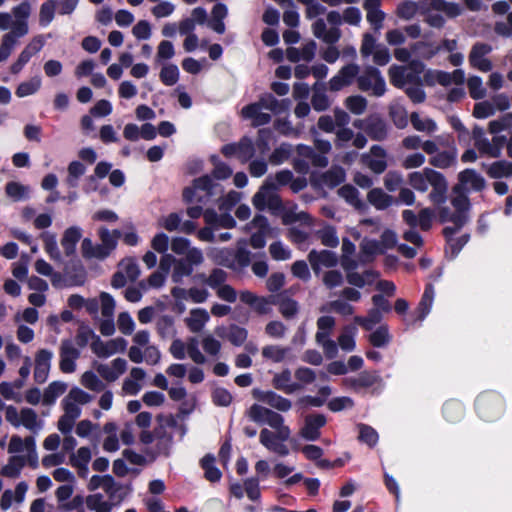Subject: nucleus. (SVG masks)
Returning <instances> with one entry per match:
<instances>
[{"instance_id":"nucleus-4","label":"nucleus","mask_w":512,"mask_h":512,"mask_svg":"<svg viewBox=\"0 0 512 512\" xmlns=\"http://www.w3.org/2000/svg\"><path fill=\"white\" fill-rule=\"evenodd\" d=\"M220 185L215 183L210 175H202L195 178L190 186H187L182 191V199L186 204H191L194 201L198 203H205L206 199L211 198L216 194V190Z\"/></svg>"},{"instance_id":"nucleus-29","label":"nucleus","mask_w":512,"mask_h":512,"mask_svg":"<svg viewBox=\"0 0 512 512\" xmlns=\"http://www.w3.org/2000/svg\"><path fill=\"white\" fill-rule=\"evenodd\" d=\"M338 195L357 210L366 208L365 203L359 198L358 189L351 184L341 186L338 189Z\"/></svg>"},{"instance_id":"nucleus-15","label":"nucleus","mask_w":512,"mask_h":512,"mask_svg":"<svg viewBox=\"0 0 512 512\" xmlns=\"http://www.w3.org/2000/svg\"><path fill=\"white\" fill-rule=\"evenodd\" d=\"M53 353L48 349H40L37 351L35 356V367H34V381L38 384L46 382L50 367Z\"/></svg>"},{"instance_id":"nucleus-54","label":"nucleus","mask_w":512,"mask_h":512,"mask_svg":"<svg viewBox=\"0 0 512 512\" xmlns=\"http://www.w3.org/2000/svg\"><path fill=\"white\" fill-rule=\"evenodd\" d=\"M211 162L214 164V169L212 170V176L217 180H226L228 179L233 171L231 167L218 160V157L216 155H213L211 157Z\"/></svg>"},{"instance_id":"nucleus-9","label":"nucleus","mask_w":512,"mask_h":512,"mask_svg":"<svg viewBox=\"0 0 512 512\" xmlns=\"http://www.w3.org/2000/svg\"><path fill=\"white\" fill-rule=\"evenodd\" d=\"M451 205L454 213V224H467L470 220L472 204L468 194L464 191L457 192L452 189Z\"/></svg>"},{"instance_id":"nucleus-24","label":"nucleus","mask_w":512,"mask_h":512,"mask_svg":"<svg viewBox=\"0 0 512 512\" xmlns=\"http://www.w3.org/2000/svg\"><path fill=\"white\" fill-rule=\"evenodd\" d=\"M291 372L289 369H284L281 373L274 376L272 383L275 389L281 390L286 394H292L295 391L302 389L300 383H290Z\"/></svg>"},{"instance_id":"nucleus-31","label":"nucleus","mask_w":512,"mask_h":512,"mask_svg":"<svg viewBox=\"0 0 512 512\" xmlns=\"http://www.w3.org/2000/svg\"><path fill=\"white\" fill-rule=\"evenodd\" d=\"M276 304L279 306V312L286 319L295 317L299 311L298 302L282 294L276 297Z\"/></svg>"},{"instance_id":"nucleus-23","label":"nucleus","mask_w":512,"mask_h":512,"mask_svg":"<svg viewBox=\"0 0 512 512\" xmlns=\"http://www.w3.org/2000/svg\"><path fill=\"white\" fill-rule=\"evenodd\" d=\"M442 414L446 421L456 423L464 417L465 407L461 401L450 399L444 403Z\"/></svg>"},{"instance_id":"nucleus-8","label":"nucleus","mask_w":512,"mask_h":512,"mask_svg":"<svg viewBox=\"0 0 512 512\" xmlns=\"http://www.w3.org/2000/svg\"><path fill=\"white\" fill-rule=\"evenodd\" d=\"M468 185L471 186V190L481 192L485 189L486 181L474 169L466 168L458 174V183L453 186V190L457 192L464 191L469 194Z\"/></svg>"},{"instance_id":"nucleus-41","label":"nucleus","mask_w":512,"mask_h":512,"mask_svg":"<svg viewBox=\"0 0 512 512\" xmlns=\"http://www.w3.org/2000/svg\"><path fill=\"white\" fill-rule=\"evenodd\" d=\"M487 173L494 179L510 177L512 176V162H507L505 160L496 161L491 164Z\"/></svg>"},{"instance_id":"nucleus-7","label":"nucleus","mask_w":512,"mask_h":512,"mask_svg":"<svg viewBox=\"0 0 512 512\" xmlns=\"http://www.w3.org/2000/svg\"><path fill=\"white\" fill-rule=\"evenodd\" d=\"M463 226H445L443 236L446 240L445 255L453 260L470 239L469 233H461Z\"/></svg>"},{"instance_id":"nucleus-10","label":"nucleus","mask_w":512,"mask_h":512,"mask_svg":"<svg viewBox=\"0 0 512 512\" xmlns=\"http://www.w3.org/2000/svg\"><path fill=\"white\" fill-rule=\"evenodd\" d=\"M491 45L483 42H476L469 53L470 65L481 72H489L493 68L491 60L485 56L491 53Z\"/></svg>"},{"instance_id":"nucleus-61","label":"nucleus","mask_w":512,"mask_h":512,"mask_svg":"<svg viewBox=\"0 0 512 512\" xmlns=\"http://www.w3.org/2000/svg\"><path fill=\"white\" fill-rule=\"evenodd\" d=\"M291 155V146L287 143H282L279 147L275 148L269 157V161L273 165H280L285 162Z\"/></svg>"},{"instance_id":"nucleus-56","label":"nucleus","mask_w":512,"mask_h":512,"mask_svg":"<svg viewBox=\"0 0 512 512\" xmlns=\"http://www.w3.org/2000/svg\"><path fill=\"white\" fill-rule=\"evenodd\" d=\"M355 322L362 326L367 331L372 330L375 324H378L382 320V314L378 310L371 309L366 317L356 316Z\"/></svg>"},{"instance_id":"nucleus-36","label":"nucleus","mask_w":512,"mask_h":512,"mask_svg":"<svg viewBox=\"0 0 512 512\" xmlns=\"http://www.w3.org/2000/svg\"><path fill=\"white\" fill-rule=\"evenodd\" d=\"M25 465V458L23 456H11L8 463L2 467L1 475L9 478H17L20 475L21 469Z\"/></svg>"},{"instance_id":"nucleus-62","label":"nucleus","mask_w":512,"mask_h":512,"mask_svg":"<svg viewBox=\"0 0 512 512\" xmlns=\"http://www.w3.org/2000/svg\"><path fill=\"white\" fill-rule=\"evenodd\" d=\"M403 182V175L399 171H388L384 177V186L389 192H395L398 190Z\"/></svg>"},{"instance_id":"nucleus-1","label":"nucleus","mask_w":512,"mask_h":512,"mask_svg":"<svg viewBox=\"0 0 512 512\" xmlns=\"http://www.w3.org/2000/svg\"><path fill=\"white\" fill-rule=\"evenodd\" d=\"M408 182L416 191L422 193L428 190V184H430L432 190L429 193V199L435 205H442L447 200L448 182L439 171L425 167L421 172L409 173Z\"/></svg>"},{"instance_id":"nucleus-58","label":"nucleus","mask_w":512,"mask_h":512,"mask_svg":"<svg viewBox=\"0 0 512 512\" xmlns=\"http://www.w3.org/2000/svg\"><path fill=\"white\" fill-rule=\"evenodd\" d=\"M112 168V164L106 161H100L96 164L94 169V174L87 177L88 183L91 185L93 184V190H96V181L97 179H103L107 175L110 174Z\"/></svg>"},{"instance_id":"nucleus-49","label":"nucleus","mask_w":512,"mask_h":512,"mask_svg":"<svg viewBox=\"0 0 512 512\" xmlns=\"http://www.w3.org/2000/svg\"><path fill=\"white\" fill-rule=\"evenodd\" d=\"M390 83L399 89H403L406 84V67L400 65H392L389 68Z\"/></svg>"},{"instance_id":"nucleus-32","label":"nucleus","mask_w":512,"mask_h":512,"mask_svg":"<svg viewBox=\"0 0 512 512\" xmlns=\"http://www.w3.org/2000/svg\"><path fill=\"white\" fill-rule=\"evenodd\" d=\"M253 226H245V228H252ZM259 229L254 232L250 237V245L254 249H261L266 245V238L273 236V226H257Z\"/></svg>"},{"instance_id":"nucleus-21","label":"nucleus","mask_w":512,"mask_h":512,"mask_svg":"<svg viewBox=\"0 0 512 512\" xmlns=\"http://www.w3.org/2000/svg\"><path fill=\"white\" fill-rule=\"evenodd\" d=\"M297 205L293 202H287L284 212L279 218L282 219V224H312V218L306 212H296Z\"/></svg>"},{"instance_id":"nucleus-2","label":"nucleus","mask_w":512,"mask_h":512,"mask_svg":"<svg viewBox=\"0 0 512 512\" xmlns=\"http://www.w3.org/2000/svg\"><path fill=\"white\" fill-rule=\"evenodd\" d=\"M475 411L479 418L486 422L500 419L506 410L504 397L494 390L481 392L475 399Z\"/></svg>"},{"instance_id":"nucleus-22","label":"nucleus","mask_w":512,"mask_h":512,"mask_svg":"<svg viewBox=\"0 0 512 512\" xmlns=\"http://www.w3.org/2000/svg\"><path fill=\"white\" fill-rule=\"evenodd\" d=\"M241 114L246 119L252 120L253 127L266 125L271 121V115L261 112L259 104L250 103L242 108Z\"/></svg>"},{"instance_id":"nucleus-46","label":"nucleus","mask_w":512,"mask_h":512,"mask_svg":"<svg viewBox=\"0 0 512 512\" xmlns=\"http://www.w3.org/2000/svg\"><path fill=\"white\" fill-rule=\"evenodd\" d=\"M317 236L324 246L335 248L339 244V238L334 226H324L323 229L317 231Z\"/></svg>"},{"instance_id":"nucleus-51","label":"nucleus","mask_w":512,"mask_h":512,"mask_svg":"<svg viewBox=\"0 0 512 512\" xmlns=\"http://www.w3.org/2000/svg\"><path fill=\"white\" fill-rule=\"evenodd\" d=\"M211 399L215 406L228 407L233 400L232 394L223 387H217L211 392Z\"/></svg>"},{"instance_id":"nucleus-33","label":"nucleus","mask_w":512,"mask_h":512,"mask_svg":"<svg viewBox=\"0 0 512 512\" xmlns=\"http://www.w3.org/2000/svg\"><path fill=\"white\" fill-rule=\"evenodd\" d=\"M67 389V384L61 381H53L44 390L43 404L52 405L56 399L62 395Z\"/></svg>"},{"instance_id":"nucleus-12","label":"nucleus","mask_w":512,"mask_h":512,"mask_svg":"<svg viewBox=\"0 0 512 512\" xmlns=\"http://www.w3.org/2000/svg\"><path fill=\"white\" fill-rule=\"evenodd\" d=\"M239 298L241 302L249 305L259 315H266L270 313V305L276 304L275 296H257L249 290L241 291Z\"/></svg>"},{"instance_id":"nucleus-57","label":"nucleus","mask_w":512,"mask_h":512,"mask_svg":"<svg viewBox=\"0 0 512 512\" xmlns=\"http://www.w3.org/2000/svg\"><path fill=\"white\" fill-rule=\"evenodd\" d=\"M41 86V80L39 78H32L29 81L22 82L18 85L15 94L19 98H23L36 93Z\"/></svg>"},{"instance_id":"nucleus-37","label":"nucleus","mask_w":512,"mask_h":512,"mask_svg":"<svg viewBox=\"0 0 512 512\" xmlns=\"http://www.w3.org/2000/svg\"><path fill=\"white\" fill-rule=\"evenodd\" d=\"M357 428L359 430L358 440L370 448H374L379 440L378 432L372 426L364 423H359Z\"/></svg>"},{"instance_id":"nucleus-26","label":"nucleus","mask_w":512,"mask_h":512,"mask_svg":"<svg viewBox=\"0 0 512 512\" xmlns=\"http://www.w3.org/2000/svg\"><path fill=\"white\" fill-rule=\"evenodd\" d=\"M367 200L377 210H385L395 202L394 197L381 188H372L367 194Z\"/></svg>"},{"instance_id":"nucleus-38","label":"nucleus","mask_w":512,"mask_h":512,"mask_svg":"<svg viewBox=\"0 0 512 512\" xmlns=\"http://www.w3.org/2000/svg\"><path fill=\"white\" fill-rule=\"evenodd\" d=\"M81 238V232L76 226H70L64 233L61 240L62 247L66 254H70L75 250L76 244Z\"/></svg>"},{"instance_id":"nucleus-52","label":"nucleus","mask_w":512,"mask_h":512,"mask_svg":"<svg viewBox=\"0 0 512 512\" xmlns=\"http://www.w3.org/2000/svg\"><path fill=\"white\" fill-rule=\"evenodd\" d=\"M160 80L166 86H173L179 80V69L175 64L164 66L160 71Z\"/></svg>"},{"instance_id":"nucleus-16","label":"nucleus","mask_w":512,"mask_h":512,"mask_svg":"<svg viewBox=\"0 0 512 512\" xmlns=\"http://www.w3.org/2000/svg\"><path fill=\"white\" fill-rule=\"evenodd\" d=\"M80 352L72 345L70 340H63L60 346L59 368L63 373H73L76 369V359Z\"/></svg>"},{"instance_id":"nucleus-42","label":"nucleus","mask_w":512,"mask_h":512,"mask_svg":"<svg viewBox=\"0 0 512 512\" xmlns=\"http://www.w3.org/2000/svg\"><path fill=\"white\" fill-rule=\"evenodd\" d=\"M456 154L453 151H442L429 158V163L437 168L446 169L455 162Z\"/></svg>"},{"instance_id":"nucleus-11","label":"nucleus","mask_w":512,"mask_h":512,"mask_svg":"<svg viewBox=\"0 0 512 512\" xmlns=\"http://www.w3.org/2000/svg\"><path fill=\"white\" fill-rule=\"evenodd\" d=\"M327 423L326 416L320 413H312L305 417L304 425L300 429V435L307 441H316L321 436V428Z\"/></svg>"},{"instance_id":"nucleus-44","label":"nucleus","mask_w":512,"mask_h":512,"mask_svg":"<svg viewBox=\"0 0 512 512\" xmlns=\"http://www.w3.org/2000/svg\"><path fill=\"white\" fill-rule=\"evenodd\" d=\"M356 332V327L354 326H345L343 332L338 337V344L344 351H353L355 349L356 343L354 340V334Z\"/></svg>"},{"instance_id":"nucleus-34","label":"nucleus","mask_w":512,"mask_h":512,"mask_svg":"<svg viewBox=\"0 0 512 512\" xmlns=\"http://www.w3.org/2000/svg\"><path fill=\"white\" fill-rule=\"evenodd\" d=\"M388 325H380L375 331L369 335V343L376 348L387 346L391 342Z\"/></svg>"},{"instance_id":"nucleus-17","label":"nucleus","mask_w":512,"mask_h":512,"mask_svg":"<svg viewBox=\"0 0 512 512\" xmlns=\"http://www.w3.org/2000/svg\"><path fill=\"white\" fill-rule=\"evenodd\" d=\"M310 181L314 187L325 185L333 189L345 181V171L341 167L332 168L318 177L311 176Z\"/></svg>"},{"instance_id":"nucleus-13","label":"nucleus","mask_w":512,"mask_h":512,"mask_svg":"<svg viewBox=\"0 0 512 512\" xmlns=\"http://www.w3.org/2000/svg\"><path fill=\"white\" fill-rule=\"evenodd\" d=\"M252 396L261 402H264L274 409L281 412H287L291 409L292 403L289 399L277 394L274 391H262L258 388L252 390Z\"/></svg>"},{"instance_id":"nucleus-50","label":"nucleus","mask_w":512,"mask_h":512,"mask_svg":"<svg viewBox=\"0 0 512 512\" xmlns=\"http://www.w3.org/2000/svg\"><path fill=\"white\" fill-rule=\"evenodd\" d=\"M68 177L67 182L69 186L76 187L78 184V179L84 175L86 171L85 165L80 161H72L68 165Z\"/></svg>"},{"instance_id":"nucleus-63","label":"nucleus","mask_w":512,"mask_h":512,"mask_svg":"<svg viewBox=\"0 0 512 512\" xmlns=\"http://www.w3.org/2000/svg\"><path fill=\"white\" fill-rule=\"evenodd\" d=\"M418 8L419 6L416 2L404 1L398 5L396 13L399 18L410 20L416 15Z\"/></svg>"},{"instance_id":"nucleus-55","label":"nucleus","mask_w":512,"mask_h":512,"mask_svg":"<svg viewBox=\"0 0 512 512\" xmlns=\"http://www.w3.org/2000/svg\"><path fill=\"white\" fill-rule=\"evenodd\" d=\"M311 103L315 111L321 112L328 109L330 103L323 85L321 89H318L316 86L314 87Z\"/></svg>"},{"instance_id":"nucleus-59","label":"nucleus","mask_w":512,"mask_h":512,"mask_svg":"<svg viewBox=\"0 0 512 512\" xmlns=\"http://www.w3.org/2000/svg\"><path fill=\"white\" fill-rule=\"evenodd\" d=\"M467 85L472 99L479 100L485 97L486 90L483 88L482 79L479 76H471Z\"/></svg>"},{"instance_id":"nucleus-18","label":"nucleus","mask_w":512,"mask_h":512,"mask_svg":"<svg viewBox=\"0 0 512 512\" xmlns=\"http://www.w3.org/2000/svg\"><path fill=\"white\" fill-rule=\"evenodd\" d=\"M215 333L220 338L227 339L234 346H241L245 343L248 337V331L246 328L231 324L229 327H217Z\"/></svg>"},{"instance_id":"nucleus-47","label":"nucleus","mask_w":512,"mask_h":512,"mask_svg":"<svg viewBox=\"0 0 512 512\" xmlns=\"http://www.w3.org/2000/svg\"><path fill=\"white\" fill-rule=\"evenodd\" d=\"M91 460V450L89 447H80L77 451V455L71 456L72 466L78 468L80 471H87V465Z\"/></svg>"},{"instance_id":"nucleus-53","label":"nucleus","mask_w":512,"mask_h":512,"mask_svg":"<svg viewBox=\"0 0 512 512\" xmlns=\"http://www.w3.org/2000/svg\"><path fill=\"white\" fill-rule=\"evenodd\" d=\"M389 116L393 124L399 129H403L408 125L407 111L402 106H390Z\"/></svg>"},{"instance_id":"nucleus-3","label":"nucleus","mask_w":512,"mask_h":512,"mask_svg":"<svg viewBox=\"0 0 512 512\" xmlns=\"http://www.w3.org/2000/svg\"><path fill=\"white\" fill-rule=\"evenodd\" d=\"M276 190V184L268 177L258 192L252 198V203L256 210H268L271 215L280 217L284 212L287 202L284 203L281 197L273 193Z\"/></svg>"},{"instance_id":"nucleus-6","label":"nucleus","mask_w":512,"mask_h":512,"mask_svg":"<svg viewBox=\"0 0 512 512\" xmlns=\"http://www.w3.org/2000/svg\"><path fill=\"white\" fill-rule=\"evenodd\" d=\"M346 382L355 392L362 388H372V395H379L384 388L383 379L377 371H362L357 377L346 379Z\"/></svg>"},{"instance_id":"nucleus-19","label":"nucleus","mask_w":512,"mask_h":512,"mask_svg":"<svg viewBox=\"0 0 512 512\" xmlns=\"http://www.w3.org/2000/svg\"><path fill=\"white\" fill-rule=\"evenodd\" d=\"M308 260L316 273L320 270V266L332 268L338 263L336 254L330 250H321L320 252L311 250L308 254Z\"/></svg>"},{"instance_id":"nucleus-5","label":"nucleus","mask_w":512,"mask_h":512,"mask_svg":"<svg viewBox=\"0 0 512 512\" xmlns=\"http://www.w3.org/2000/svg\"><path fill=\"white\" fill-rule=\"evenodd\" d=\"M357 85L361 91H373V95L380 97L384 95L386 91V83L384 78L381 76V72L374 66H368L365 68L362 75L357 78Z\"/></svg>"},{"instance_id":"nucleus-28","label":"nucleus","mask_w":512,"mask_h":512,"mask_svg":"<svg viewBox=\"0 0 512 512\" xmlns=\"http://www.w3.org/2000/svg\"><path fill=\"white\" fill-rule=\"evenodd\" d=\"M5 192L14 202L25 201L30 198V187L16 181L7 182Z\"/></svg>"},{"instance_id":"nucleus-20","label":"nucleus","mask_w":512,"mask_h":512,"mask_svg":"<svg viewBox=\"0 0 512 512\" xmlns=\"http://www.w3.org/2000/svg\"><path fill=\"white\" fill-rule=\"evenodd\" d=\"M260 443L268 450L280 456H287L289 454V449L283 441H280L275 433L266 428L260 432Z\"/></svg>"},{"instance_id":"nucleus-48","label":"nucleus","mask_w":512,"mask_h":512,"mask_svg":"<svg viewBox=\"0 0 512 512\" xmlns=\"http://www.w3.org/2000/svg\"><path fill=\"white\" fill-rule=\"evenodd\" d=\"M345 106L351 113L361 115L367 108V100L361 95H352L346 98Z\"/></svg>"},{"instance_id":"nucleus-40","label":"nucleus","mask_w":512,"mask_h":512,"mask_svg":"<svg viewBox=\"0 0 512 512\" xmlns=\"http://www.w3.org/2000/svg\"><path fill=\"white\" fill-rule=\"evenodd\" d=\"M290 351L289 347H280L278 345H267L262 348V356L269 359L274 363L282 362L287 353Z\"/></svg>"},{"instance_id":"nucleus-14","label":"nucleus","mask_w":512,"mask_h":512,"mask_svg":"<svg viewBox=\"0 0 512 512\" xmlns=\"http://www.w3.org/2000/svg\"><path fill=\"white\" fill-rule=\"evenodd\" d=\"M364 132L371 140L381 142L388 136V125L380 115L373 114L366 118Z\"/></svg>"},{"instance_id":"nucleus-60","label":"nucleus","mask_w":512,"mask_h":512,"mask_svg":"<svg viewBox=\"0 0 512 512\" xmlns=\"http://www.w3.org/2000/svg\"><path fill=\"white\" fill-rule=\"evenodd\" d=\"M259 482V477H250L244 481V491L251 501H258L261 497Z\"/></svg>"},{"instance_id":"nucleus-64","label":"nucleus","mask_w":512,"mask_h":512,"mask_svg":"<svg viewBox=\"0 0 512 512\" xmlns=\"http://www.w3.org/2000/svg\"><path fill=\"white\" fill-rule=\"evenodd\" d=\"M240 201V194L236 191H230L227 195L218 199L219 211L230 212Z\"/></svg>"},{"instance_id":"nucleus-30","label":"nucleus","mask_w":512,"mask_h":512,"mask_svg":"<svg viewBox=\"0 0 512 512\" xmlns=\"http://www.w3.org/2000/svg\"><path fill=\"white\" fill-rule=\"evenodd\" d=\"M101 487L108 494L110 499L117 498L116 504H120L126 497V493L121 492L123 489L122 485L117 484L114 478L109 474L103 475V482Z\"/></svg>"},{"instance_id":"nucleus-27","label":"nucleus","mask_w":512,"mask_h":512,"mask_svg":"<svg viewBox=\"0 0 512 512\" xmlns=\"http://www.w3.org/2000/svg\"><path fill=\"white\" fill-rule=\"evenodd\" d=\"M215 456L211 453L206 454L200 460V466L204 470V477L212 483L219 482L222 478V472L215 466Z\"/></svg>"},{"instance_id":"nucleus-35","label":"nucleus","mask_w":512,"mask_h":512,"mask_svg":"<svg viewBox=\"0 0 512 512\" xmlns=\"http://www.w3.org/2000/svg\"><path fill=\"white\" fill-rule=\"evenodd\" d=\"M209 320V315L206 310L196 308L191 310V317L186 319L188 328L192 332H199L205 323Z\"/></svg>"},{"instance_id":"nucleus-25","label":"nucleus","mask_w":512,"mask_h":512,"mask_svg":"<svg viewBox=\"0 0 512 512\" xmlns=\"http://www.w3.org/2000/svg\"><path fill=\"white\" fill-rule=\"evenodd\" d=\"M173 445V436L169 437H159L156 440V445L154 449L146 448L143 450L144 454L150 458L151 461H154L159 456H163L168 458L171 454V448Z\"/></svg>"},{"instance_id":"nucleus-43","label":"nucleus","mask_w":512,"mask_h":512,"mask_svg":"<svg viewBox=\"0 0 512 512\" xmlns=\"http://www.w3.org/2000/svg\"><path fill=\"white\" fill-rule=\"evenodd\" d=\"M156 330L162 339L173 336L175 334L174 318L170 315H163L159 317L156 322Z\"/></svg>"},{"instance_id":"nucleus-39","label":"nucleus","mask_w":512,"mask_h":512,"mask_svg":"<svg viewBox=\"0 0 512 512\" xmlns=\"http://www.w3.org/2000/svg\"><path fill=\"white\" fill-rule=\"evenodd\" d=\"M99 237L101 240V244L110 250L111 252L115 250L118 240L122 237V233L118 229H114L112 232L106 227H101L99 230Z\"/></svg>"},{"instance_id":"nucleus-45","label":"nucleus","mask_w":512,"mask_h":512,"mask_svg":"<svg viewBox=\"0 0 512 512\" xmlns=\"http://www.w3.org/2000/svg\"><path fill=\"white\" fill-rule=\"evenodd\" d=\"M55 0H47L40 6L39 24L42 27L48 26L55 16Z\"/></svg>"}]
</instances>
